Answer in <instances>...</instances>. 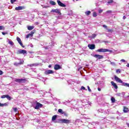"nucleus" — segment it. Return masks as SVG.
<instances>
[{"mask_svg": "<svg viewBox=\"0 0 129 129\" xmlns=\"http://www.w3.org/2000/svg\"><path fill=\"white\" fill-rule=\"evenodd\" d=\"M1 98L4 99V98H7V99H8V100H11V99H13V98H12L11 96H10V95H2L1 97Z\"/></svg>", "mask_w": 129, "mask_h": 129, "instance_id": "obj_4", "label": "nucleus"}, {"mask_svg": "<svg viewBox=\"0 0 129 129\" xmlns=\"http://www.w3.org/2000/svg\"><path fill=\"white\" fill-rule=\"evenodd\" d=\"M102 12H103V11L102 10H99V14H101V13H102Z\"/></svg>", "mask_w": 129, "mask_h": 129, "instance_id": "obj_41", "label": "nucleus"}, {"mask_svg": "<svg viewBox=\"0 0 129 129\" xmlns=\"http://www.w3.org/2000/svg\"><path fill=\"white\" fill-rule=\"evenodd\" d=\"M14 65H15V66H19V62H15L14 63Z\"/></svg>", "mask_w": 129, "mask_h": 129, "instance_id": "obj_38", "label": "nucleus"}, {"mask_svg": "<svg viewBox=\"0 0 129 129\" xmlns=\"http://www.w3.org/2000/svg\"><path fill=\"white\" fill-rule=\"evenodd\" d=\"M17 40L19 44H20V46H21V47L22 48H25V46H24L23 45V42H22V40H21V38H20V37H17Z\"/></svg>", "mask_w": 129, "mask_h": 129, "instance_id": "obj_5", "label": "nucleus"}, {"mask_svg": "<svg viewBox=\"0 0 129 129\" xmlns=\"http://www.w3.org/2000/svg\"><path fill=\"white\" fill-rule=\"evenodd\" d=\"M0 106L1 107L4 106V104H2V103H0Z\"/></svg>", "mask_w": 129, "mask_h": 129, "instance_id": "obj_48", "label": "nucleus"}, {"mask_svg": "<svg viewBox=\"0 0 129 129\" xmlns=\"http://www.w3.org/2000/svg\"><path fill=\"white\" fill-rule=\"evenodd\" d=\"M54 72L52 70H46L45 72V74L48 75L49 74H53Z\"/></svg>", "mask_w": 129, "mask_h": 129, "instance_id": "obj_14", "label": "nucleus"}, {"mask_svg": "<svg viewBox=\"0 0 129 129\" xmlns=\"http://www.w3.org/2000/svg\"><path fill=\"white\" fill-rule=\"evenodd\" d=\"M107 49H105V48H101V49H99L98 50H97V52H107Z\"/></svg>", "mask_w": 129, "mask_h": 129, "instance_id": "obj_17", "label": "nucleus"}, {"mask_svg": "<svg viewBox=\"0 0 129 129\" xmlns=\"http://www.w3.org/2000/svg\"><path fill=\"white\" fill-rule=\"evenodd\" d=\"M98 91H101V89H100V88H98Z\"/></svg>", "mask_w": 129, "mask_h": 129, "instance_id": "obj_49", "label": "nucleus"}, {"mask_svg": "<svg viewBox=\"0 0 129 129\" xmlns=\"http://www.w3.org/2000/svg\"><path fill=\"white\" fill-rule=\"evenodd\" d=\"M50 5H52V6H56V3L54 1H50Z\"/></svg>", "mask_w": 129, "mask_h": 129, "instance_id": "obj_23", "label": "nucleus"}, {"mask_svg": "<svg viewBox=\"0 0 129 129\" xmlns=\"http://www.w3.org/2000/svg\"><path fill=\"white\" fill-rule=\"evenodd\" d=\"M15 10L16 11H21V10H25V7L19 6L18 7H16Z\"/></svg>", "mask_w": 129, "mask_h": 129, "instance_id": "obj_11", "label": "nucleus"}, {"mask_svg": "<svg viewBox=\"0 0 129 129\" xmlns=\"http://www.w3.org/2000/svg\"><path fill=\"white\" fill-rule=\"evenodd\" d=\"M62 68L61 66L59 64H55L54 66V70H59V69H61Z\"/></svg>", "mask_w": 129, "mask_h": 129, "instance_id": "obj_13", "label": "nucleus"}, {"mask_svg": "<svg viewBox=\"0 0 129 129\" xmlns=\"http://www.w3.org/2000/svg\"><path fill=\"white\" fill-rule=\"evenodd\" d=\"M111 64H114V62H111Z\"/></svg>", "mask_w": 129, "mask_h": 129, "instance_id": "obj_54", "label": "nucleus"}, {"mask_svg": "<svg viewBox=\"0 0 129 129\" xmlns=\"http://www.w3.org/2000/svg\"><path fill=\"white\" fill-rule=\"evenodd\" d=\"M107 52H110V53H112L113 51L112 50L107 49Z\"/></svg>", "mask_w": 129, "mask_h": 129, "instance_id": "obj_40", "label": "nucleus"}, {"mask_svg": "<svg viewBox=\"0 0 129 129\" xmlns=\"http://www.w3.org/2000/svg\"><path fill=\"white\" fill-rule=\"evenodd\" d=\"M6 34H7V33H6V32H2V34H3L4 36H5V35H6Z\"/></svg>", "mask_w": 129, "mask_h": 129, "instance_id": "obj_51", "label": "nucleus"}, {"mask_svg": "<svg viewBox=\"0 0 129 129\" xmlns=\"http://www.w3.org/2000/svg\"><path fill=\"white\" fill-rule=\"evenodd\" d=\"M13 110L15 112H17L18 111V108H13Z\"/></svg>", "mask_w": 129, "mask_h": 129, "instance_id": "obj_31", "label": "nucleus"}, {"mask_svg": "<svg viewBox=\"0 0 129 129\" xmlns=\"http://www.w3.org/2000/svg\"><path fill=\"white\" fill-rule=\"evenodd\" d=\"M107 31L108 32H112V31L113 30H112V29H108Z\"/></svg>", "mask_w": 129, "mask_h": 129, "instance_id": "obj_42", "label": "nucleus"}, {"mask_svg": "<svg viewBox=\"0 0 129 129\" xmlns=\"http://www.w3.org/2000/svg\"><path fill=\"white\" fill-rule=\"evenodd\" d=\"M2 30H5V26H0V31Z\"/></svg>", "mask_w": 129, "mask_h": 129, "instance_id": "obj_29", "label": "nucleus"}, {"mask_svg": "<svg viewBox=\"0 0 129 129\" xmlns=\"http://www.w3.org/2000/svg\"><path fill=\"white\" fill-rule=\"evenodd\" d=\"M114 79L116 82H118L119 83H122L123 86H126V87H129V84L126 83L122 82V81L120 80V79L116 76H114Z\"/></svg>", "mask_w": 129, "mask_h": 129, "instance_id": "obj_1", "label": "nucleus"}, {"mask_svg": "<svg viewBox=\"0 0 129 129\" xmlns=\"http://www.w3.org/2000/svg\"><path fill=\"white\" fill-rule=\"evenodd\" d=\"M51 13H56V14H58L59 15H61V12H60V10L59 9H53L51 11Z\"/></svg>", "mask_w": 129, "mask_h": 129, "instance_id": "obj_8", "label": "nucleus"}, {"mask_svg": "<svg viewBox=\"0 0 129 129\" xmlns=\"http://www.w3.org/2000/svg\"><path fill=\"white\" fill-rule=\"evenodd\" d=\"M81 89L83 90H85L86 88L84 87V86H82Z\"/></svg>", "mask_w": 129, "mask_h": 129, "instance_id": "obj_39", "label": "nucleus"}, {"mask_svg": "<svg viewBox=\"0 0 129 129\" xmlns=\"http://www.w3.org/2000/svg\"><path fill=\"white\" fill-rule=\"evenodd\" d=\"M113 3V0H109L108 2V4H112Z\"/></svg>", "mask_w": 129, "mask_h": 129, "instance_id": "obj_32", "label": "nucleus"}, {"mask_svg": "<svg viewBox=\"0 0 129 129\" xmlns=\"http://www.w3.org/2000/svg\"><path fill=\"white\" fill-rule=\"evenodd\" d=\"M57 3L58 6H59V7H61L62 8L66 7V5L65 4L62 3V2H61V1H60L57 0Z\"/></svg>", "mask_w": 129, "mask_h": 129, "instance_id": "obj_7", "label": "nucleus"}, {"mask_svg": "<svg viewBox=\"0 0 129 129\" xmlns=\"http://www.w3.org/2000/svg\"><path fill=\"white\" fill-rule=\"evenodd\" d=\"M44 48L45 49V50H48V49H49V47H48V46H46L45 47H44Z\"/></svg>", "mask_w": 129, "mask_h": 129, "instance_id": "obj_47", "label": "nucleus"}, {"mask_svg": "<svg viewBox=\"0 0 129 129\" xmlns=\"http://www.w3.org/2000/svg\"><path fill=\"white\" fill-rule=\"evenodd\" d=\"M34 33L33 31H31L30 33L26 35V38L28 39V38H32L33 37V35H34Z\"/></svg>", "mask_w": 129, "mask_h": 129, "instance_id": "obj_15", "label": "nucleus"}, {"mask_svg": "<svg viewBox=\"0 0 129 129\" xmlns=\"http://www.w3.org/2000/svg\"><path fill=\"white\" fill-rule=\"evenodd\" d=\"M9 44H10V45H11V46H14V42L12 41H9Z\"/></svg>", "mask_w": 129, "mask_h": 129, "instance_id": "obj_25", "label": "nucleus"}, {"mask_svg": "<svg viewBox=\"0 0 129 129\" xmlns=\"http://www.w3.org/2000/svg\"><path fill=\"white\" fill-rule=\"evenodd\" d=\"M24 64V61H21L20 62H18V65H23Z\"/></svg>", "mask_w": 129, "mask_h": 129, "instance_id": "obj_30", "label": "nucleus"}, {"mask_svg": "<svg viewBox=\"0 0 129 129\" xmlns=\"http://www.w3.org/2000/svg\"><path fill=\"white\" fill-rule=\"evenodd\" d=\"M111 100L112 102H115V99L114 98H113V97H112L111 98Z\"/></svg>", "mask_w": 129, "mask_h": 129, "instance_id": "obj_27", "label": "nucleus"}, {"mask_svg": "<svg viewBox=\"0 0 129 129\" xmlns=\"http://www.w3.org/2000/svg\"><path fill=\"white\" fill-rule=\"evenodd\" d=\"M87 88H88V91H89V92H91V89H90V87H89V86H87Z\"/></svg>", "mask_w": 129, "mask_h": 129, "instance_id": "obj_33", "label": "nucleus"}, {"mask_svg": "<svg viewBox=\"0 0 129 129\" xmlns=\"http://www.w3.org/2000/svg\"><path fill=\"white\" fill-rule=\"evenodd\" d=\"M85 15L86 16H89V15H90V14H91V12L90 11H87L85 13Z\"/></svg>", "mask_w": 129, "mask_h": 129, "instance_id": "obj_22", "label": "nucleus"}, {"mask_svg": "<svg viewBox=\"0 0 129 129\" xmlns=\"http://www.w3.org/2000/svg\"><path fill=\"white\" fill-rule=\"evenodd\" d=\"M39 65V63H32L30 64H28V66L29 67H34V66H38Z\"/></svg>", "mask_w": 129, "mask_h": 129, "instance_id": "obj_19", "label": "nucleus"}, {"mask_svg": "<svg viewBox=\"0 0 129 129\" xmlns=\"http://www.w3.org/2000/svg\"><path fill=\"white\" fill-rule=\"evenodd\" d=\"M103 27L106 28H107V26L105 25H103Z\"/></svg>", "mask_w": 129, "mask_h": 129, "instance_id": "obj_46", "label": "nucleus"}, {"mask_svg": "<svg viewBox=\"0 0 129 129\" xmlns=\"http://www.w3.org/2000/svg\"><path fill=\"white\" fill-rule=\"evenodd\" d=\"M120 62H125V60H124V59H121V60H120Z\"/></svg>", "mask_w": 129, "mask_h": 129, "instance_id": "obj_43", "label": "nucleus"}, {"mask_svg": "<svg viewBox=\"0 0 129 129\" xmlns=\"http://www.w3.org/2000/svg\"><path fill=\"white\" fill-rule=\"evenodd\" d=\"M4 72H3V71L0 70V75H3Z\"/></svg>", "mask_w": 129, "mask_h": 129, "instance_id": "obj_44", "label": "nucleus"}, {"mask_svg": "<svg viewBox=\"0 0 129 129\" xmlns=\"http://www.w3.org/2000/svg\"><path fill=\"white\" fill-rule=\"evenodd\" d=\"M111 84L115 89H117V88H118L117 85H116V84L113 81L111 82Z\"/></svg>", "mask_w": 129, "mask_h": 129, "instance_id": "obj_16", "label": "nucleus"}, {"mask_svg": "<svg viewBox=\"0 0 129 129\" xmlns=\"http://www.w3.org/2000/svg\"><path fill=\"white\" fill-rule=\"evenodd\" d=\"M51 67H52V66H51V65H49V66H48V68H51Z\"/></svg>", "mask_w": 129, "mask_h": 129, "instance_id": "obj_53", "label": "nucleus"}, {"mask_svg": "<svg viewBox=\"0 0 129 129\" xmlns=\"http://www.w3.org/2000/svg\"><path fill=\"white\" fill-rule=\"evenodd\" d=\"M88 47L90 50H94L95 49V44H88Z\"/></svg>", "mask_w": 129, "mask_h": 129, "instance_id": "obj_9", "label": "nucleus"}, {"mask_svg": "<svg viewBox=\"0 0 129 129\" xmlns=\"http://www.w3.org/2000/svg\"><path fill=\"white\" fill-rule=\"evenodd\" d=\"M92 36H93V38H95V37H96V34H93L92 35Z\"/></svg>", "mask_w": 129, "mask_h": 129, "instance_id": "obj_45", "label": "nucleus"}, {"mask_svg": "<svg viewBox=\"0 0 129 129\" xmlns=\"http://www.w3.org/2000/svg\"><path fill=\"white\" fill-rule=\"evenodd\" d=\"M93 17H97V14L96 13V12H94L93 14Z\"/></svg>", "mask_w": 129, "mask_h": 129, "instance_id": "obj_28", "label": "nucleus"}, {"mask_svg": "<svg viewBox=\"0 0 129 129\" xmlns=\"http://www.w3.org/2000/svg\"><path fill=\"white\" fill-rule=\"evenodd\" d=\"M126 66L129 68V63L127 64Z\"/></svg>", "mask_w": 129, "mask_h": 129, "instance_id": "obj_52", "label": "nucleus"}, {"mask_svg": "<svg viewBox=\"0 0 129 129\" xmlns=\"http://www.w3.org/2000/svg\"><path fill=\"white\" fill-rule=\"evenodd\" d=\"M57 119V115H54L52 117V120L54 121L55 119Z\"/></svg>", "mask_w": 129, "mask_h": 129, "instance_id": "obj_21", "label": "nucleus"}, {"mask_svg": "<svg viewBox=\"0 0 129 129\" xmlns=\"http://www.w3.org/2000/svg\"><path fill=\"white\" fill-rule=\"evenodd\" d=\"M58 112L60 113L61 114H64V116H68V114L67 113L64 112L62 109H59L58 110Z\"/></svg>", "mask_w": 129, "mask_h": 129, "instance_id": "obj_6", "label": "nucleus"}, {"mask_svg": "<svg viewBox=\"0 0 129 129\" xmlns=\"http://www.w3.org/2000/svg\"><path fill=\"white\" fill-rule=\"evenodd\" d=\"M127 126H128V127H129V124H127Z\"/></svg>", "mask_w": 129, "mask_h": 129, "instance_id": "obj_55", "label": "nucleus"}, {"mask_svg": "<svg viewBox=\"0 0 129 129\" xmlns=\"http://www.w3.org/2000/svg\"><path fill=\"white\" fill-rule=\"evenodd\" d=\"M8 105H9L8 103H5L3 104L4 106H8Z\"/></svg>", "mask_w": 129, "mask_h": 129, "instance_id": "obj_37", "label": "nucleus"}, {"mask_svg": "<svg viewBox=\"0 0 129 129\" xmlns=\"http://www.w3.org/2000/svg\"><path fill=\"white\" fill-rule=\"evenodd\" d=\"M76 1H79V0H76Z\"/></svg>", "mask_w": 129, "mask_h": 129, "instance_id": "obj_56", "label": "nucleus"}, {"mask_svg": "<svg viewBox=\"0 0 129 129\" xmlns=\"http://www.w3.org/2000/svg\"><path fill=\"white\" fill-rule=\"evenodd\" d=\"M21 54H27V51L24 49L21 50Z\"/></svg>", "mask_w": 129, "mask_h": 129, "instance_id": "obj_24", "label": "nucleus"}, {"mask_svg": "<svg viewBox=\"0 0 129 129\" xmlns=\"http://www.w3.org/2000/svg\"><path fill=\"white\" fill-rule=\"evenodd\" d=\"M15 82L17 83H26L27 82V79H16Z\"/></svg>", "mask_w": 129, "mask_h": 129, "instance_id": "obj_2", "label": "nucleus"}, {"mask_svg": "<svg viewBox=\"0 0 129 129\" xmlns=\"http://www.w3.org/2000/svg\"><path fill=\"white\" fill-rule=\"evenodd\" d=\"M41 107H43V104H42L38 102H36V105L34 107L35 109H39V108H40Z\"/></svg>", "mask_w": 129, "mask_h": 129, "instance_id": "obj_3", "label": "nucleus"}, {"mask_svg": "<svg viewBox=\"0 0 129 129\" xmlns=\"http://www.w3.org/2000/svg\"><path fill=\"white\" fill-rule=\"evenodd\" d=\"M112 11H111V10H108L107 11H106L107 14H111Z\"/></svg>", "mask_w": 129, "mask_h": 129, "instance_id": "obj_34", "label": "nucleus"}, {"mask_svg": "<svg viewBox=\"0 0 129 129\" xmlns=\"http://www.w3.org/2000/svg\"><path fill=\"white\" fill-rule=\"evenodd\" d=\"M17 55H19L20 54H22V50H18L17 52Z\"/></svg>", "mask_w": 129, "mask_h": 129, "instance_id": "obj_26", "label": "nucleus"}, {"mask_svg": "<svg viewBox=\"0 0 129 129\" xmlns=\"http://www.w3.org/2000/svg\"><path fill=\"white\" fill-rule=\"evenodd\" d=\"M123 20H125L126 19L125 16H123Z\"/></svg>", "mask_w": 129, "mask_h": 129, "instance_id": "obj_50", "label": "nucleus"}, {"mask_svg": "<svg viewBox=\"0 0 129 129\" xmlns=\"http://www.w3.org/2000/svg\"><path fill=\"white\" fill-rule=\"evenodd\" d=\"M120 69H117L116 71V73H120Z\"/></svg>", "mask_w": 129, "mask_h": 129, "instance_id": "obj_35", "label": "nucleus"}, {"mask_svg": "<svg viewBox=\"0 0 129 129\" xmlns=\"http://www.w3.org/2000/svg\"><path fill=\"white\" fill-rule=\"evenodd\" d=\"M61 121L63 123H70V120L69 119H62Z\"/></svg>", "mask_w": 129, "mask_h": 129, "instance_id": "obj_10", "label": "nucleus"}, {"mask_svg": "<svg viewBox=\"0 0 129 129\" xmlns=\"http://www.w3.org/2000/svg\"><path fill=\"white\" fill-rule=\"evenodd\" d=\"M15 2H17V0H11V4H14Z\"/></svg>", "mask_w": 129, "mask_h": 129, "instance_id": "obj_36", "label": "nucleus"}, {"mask_svg": "<svg viewBox=\"0 0 129 129\" xmlns=\"http://www.w3.org/2000/svg\"><path fill=\"white\" fill-rule=\"evenodd\" d=\"M123 112H124L125 113H126L127 112H128V108L124 106L123 107Z\"/></svg>", "mask_w": 129, "mask_h": 129, "instance_id": "obj_18", "label": "nucleus"}, {"mask_svg": "<svg viewBox=\"0 0 129 129\" xmlns=\"http://www.w3.org/2000/svg\"><path fill=\"white\" fill-rule=\"evenodd\" d=\"M94 57H95V58H97V59H103V56L101 55H99V54H95L94 55Z\"/></svg>", "mask_w": 129, "mask_h": 129, "instance_id": "obj_12", "label": "nucleus"}, {"mask_svg": "<svg viewBox=\"0 0 129 129\" xmlns=\"http://www.w3.org/2000/svg\"><path fill=\"white\" fill-rule=\"evenodd\" d=\"M34 26H29L27 27V29L29 31H32V30H33V29H34Z\"/></svg>", "mask_w": 129, "mask_h": 129, "instance_id": "obj_20", "label": "nucleus"}]
</instances>
